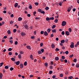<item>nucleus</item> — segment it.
Instances as JSON below:
<instances>
[{"label": "nucleus", "mask_w": 79, "mask_h": 79, "mask_svg": "<svg viewBox=\"0 0 79 79\" xmlns=\"http://www.w3.org/2000/svg\"><path fill=\"white\" fill-rule=\"evenodd\" d=\"M66 24V22L65 21H63L61 25L62 26H64Z\"/></svg>", "instance_id": "f257e3e1"}, {"label": "nucleus", "mask_w": 79, "mask_h": 79, "mask_svg": "<svg viewBox=\"0 0 79 79\" xmlns=\"http://www.w3.org/2000/svg\"><path fill=\"white\" fill-rule=\"evenodd\" d=\"M74 43L72 42L71 45H70V48H74Z\"/></svg>", "instance_id": "f03ea898"}, {"label": "nucleus", "mask_w": 79, "mask_h": 79, "mask_svg": "<svg viewBox=\"0 0 79 79\" xmlns=\"http://www.w3.org/2000/svg\"><path fill=\"white\" fill-rule=\"evenodd\" d=\"M23 26H24V27H25V28H26V29H27V30H28V29H29V27H28V26L26 25H24Z\"/></svg>", "instance_id": "7ed1b4c3"}, {"label": "nucleus", "mask_w": 79, "mask_h": 79, "mask_svg": "<svg viewBox=\"0 0 79 79\" xmlns=\"http://www.w3.org/2000/svg\"><path fill=\"white\" fill-rule=\"evenodd\" d=\"M65 34L67 35H69V32L68 31H66L65 32Z\"/></svg>", "instance_id": "20e7f679"}, {"label": "nucleus", "mask_w": 79, "mask_h": 79, "mask_svg": "<svg viewBox=\"0 0 79 79\" xmlns=\"http://www.w3.org/2000/svg\"><path fill=\"white\" fill-rule=\"evenodd\" d=\"M44 34L46 36H47V35H48V33L46 31H45L44 32Z\"/></svg>", "instance_id": "39448f33"}, {"label": "nucleus", "mask_w": 79, "mask_h": 79, "mask_svg": "<svg viewBox=\"0 0 79 79\" xmlns=\"http://www.w3.org/2000/svg\"><path fill=\"white\" fill-rule=\"evenodd\" d=\"M27 49H29V50H31V46H27Z\"/></svg>", "instance_id": "423d86ee"}, {"label": "nucleus", "mask_w": 79, "mask_h": 79, "mask_svg": "<svg viewBox=\"0 0 79 79\" xmlns=\"http://www.w3.org/2000/svg\"><path fill=\"white\" fill-rule=\"evenodd\" d=\"M19 63H20V62L19 61H17L16 62V65H19Z\"/></svg>", "instance_id": "0eeeda50"}, {"label": "nucleus", "mask_w": 79, "mask_h": 79, "mask_svg": "<svg viewBox=\"0 0 79 79\" xmlns=\"http://www.w3.org/2000/svg\"><path fill=\"white\" fill-rule=\"evenodd\" d=\"M55 45L54 44H52V45H51V47L52 48H55Z\"/></svg>", "instance_id": "6e6552de"}, {"label": "nucleus", "mask_w": 79, "mask_h": 79, "mask_svg": "<svg viewBox=\"0 0 79 79\" xmlns=\"http://www.w3.org/2000/svg\"><path fill=\"white\" fill-rule=\"evenodd\" d=\"M22 19H23V18L21 17H19L18 21H21Z\"/></svg>", "instance_id": "1a4fd4ad"}, {"label": "nucleus", "mask_w": 79, "mask_h": 79, "mask_svg": "<svg viewBox=\"0 0 79 79\" xmlns=\"http://www.w3.org/2000/svg\"><path fill=\"white\" fill-rule=\"evenodd\" d=\"M51 31V29L50 28H48V29L47 30V32H48V33H49V32H50Z\"/></svg>", "instance_id": "9d476101"}, {"label": "nucleus", "mask_w": 79, "mask_h": 79, "mask_svg": "<svg viewBox=\"0 0 79 79\" xmlns=\"http://www.w3.org/2000/svg\"><path fill=\"white\" fill-rule=\"evenodd\" d=\"M20 68H23V64H21L20 65Z\"/></svg>", "instance_id": "9b49d317"}, {"label": "nucleus", "mask_w": 79, "mask_h": 79, "mask_svg": "<svg viewBox=\"0 0 79 79\" xmlns=\"http://www.w3.org/2000/svg\"><path fill=\"white\" fill-rule=\"evenodd\" d=\"M64 42H65V41H64V40H61L60 42L62 44H64Z\"/></svg>", "instance_id": "f8f14e48"}, {"label": "nucleus", "mask_w": 79, "mask_h": 79, "mask_svg": "<svg viewBox=\"0 0 79 79\" xmlns=\"http://www.w3.org/2000/svg\"><path fill=\"white\" fill-rule=\"evenodd\" d=\"M18 57L19 58V59L21 58V55L19 54L18 56Z\"/></svg>", "instance_id": "ddd939ff"}, {"label": "nucleus", "mask_w": 79, "mask_h": 79, "mask_svg": "<svg viewBox=\"0 0 79 79\" xmlns=\"http://www.w3.org/2000/svg\"><path fill=\"white\" fill-rule=\"evenodd\" d=\"M58 19H56L54 20V22H55L56 23H58Z\"/></svg>", "instance_id": "4468645a"}, {"label": "nucleus", "mask_w": 79, "mask_h": 79, "mask_svg": "<svg viewBox=\"0 0 79 79\" xmlns=\"http://www.w3.org/2000/svg\"><path fill=\"white\" fill-rule=\"evenodd\" d=\"M18 3H16L15 4V8H16V7H17V6H18Z\"/></svg>", "instance_id": "2eb2a0df"}, {"label": "nucleus", "mask_w": 79, "mask_h": 79, "mask_svg": "<svg viewBox=\"0 0 79 79\" xmlns=\"http://www.w3.org/2000/svg\"><path fill=\"white\" fill-rule=\"evenodd\" d=\"M55 59L56 60V61H58V60H59V57H56L55 58Z\"/></svg>", "instance_id": "dca6fc26"}, {"label": "nucleus", "mask_w": 79, "mask_h": 79, "mask_svg": "<svg viewBox=\"0 0 79 79\" xmlns=\"http://www.w3.org/2000/svg\"><path fill=\"white\" fill-rule=\"evenodd\" d=\"M52 32H56V30L55 29H52Z\"/></svg>", "instance_id": "f3484780"}, {"label": "nucleus", "mask_w": 79, "mask_h": 79, "mask_svg": "<svg viewBox=\"0 0 79 79\" xmlns=\"http://www.w3.org/2000/svg\"><path fill=\"white\" fill-rule=\"evenodd\" d=\"M21 35L22 36H23V35H26L24 33H23V32H21Z\"/></svg>", "instance_id": "a211bd4d"}, {"label": "nucleus", "mask_w": 79, "mask_h": 79, "mask_svg": "<svg viewBox=\"0 0 79 79\" xmlns=\"http://www.w3.org/2000/svg\"><path fill=\"white\" fill-rule=\"evenodd\" d=\"M2 76H3V74L0 73V79H2Z\"/></svg>", "instance_id": "6ab92c4d"}, {"label": "nucleus", "mask_w": 79, "mask_h": 79, "mask_svg": "<svg viewBox=\"0 0 79 79\" xmlns=\"http://www.w3.org/2000/svg\"><path fill=\"white\" fill-rule=\"evenodd\" d=\"M44 66H46V67H47L48 66V63H46L44 64Z\"/></svg>", "instance_id": "aec40b11"}, {"label": "nucleus", "mask_w": 79, "mask_h": 79, "mask_svg": "<svg viewBox=\"0 0 79 79\" xmlns=\"http://www.w3.org/2000/svg\"><path fill=\"white\" fill-rule=\"evenodd\" d=\"M54 19V18L53 17H50L49 18L50 20H53Z\"/></svg>", "instance_id": "412c9836"}, {"label": "nucleus", "mask_w": 79, "mask_h": 79, "mask_svg": "<svg viewBox=\"0 0 79 79\" xmlns=\"http://www.w3.org/2000/svg\"><path fill=\"white\" fill-rule=\"evenodd\" d=\"M29 9H32V6L31 5H29Z\"/></svg>", "instance_id": "4be33fe9"}, {"label": "nucleus", "mask_w": 79, "mask_h": 79, "mask_svg": "<svg viewBox=\"0 0 79 79\" xmlns=\"http://www.w3.org/2000/svg\"><path fill=\"white\" fill-rule=\"evenodd\" d=\"M56 27V26L55 25H53L52 27V29H54L55 27Z\"/></svg>", "instance_id": "5701e85b"}, {"label": "nucleus", "mask_w": 79, "mask_h": 79, "mask_svg": "<svg viewBox=\"0 0 79 79\" xmlns=\"http://www.w3.org/2000/svg\"><path fill=\"white\" fill-rule=\"evenodd\" d=\"M11 60L13 61H15V59L14 58L12 57L11 58Z\"/></svg>", "instance_id": "b1692460"}, {"label": "nucleus", "mask_w": 79, "mask_h": 79, "mask_svg": "<svg viewBox=\"0 0 79 79\" xmlns=\"http://www.w3.org/2000/svg\"><path fill=\"white\" fill-rule=\"evenodd\" d=\"M46 21H50V18L48 17H47L46 18Z\"/></svg>", "instance_id": "393cba45"}, {"label": "nucleus", "mask_w": 79, "mask_h": 79, "mask_svg": "<svg viewBox=\"0 0 79 79\" xmlns=\"http://www.w3.org/2000/svg\"><path fill=\"white\" fill-rule=\"evenodd\" d=\"M76 68H79V64H77L76 65Z\"/></svg>", "instance_id": "a878e982"}, {"label": "nucleus", "mask_w": 79, "mask_h": 79, "mask_svg": "<svg viewBox=\"0 0 79 79\" xmlns=\"http://www.w3.org/2000/svg\"><path fill=\"white\" fill-rule=\"evenodd\" d=\"M60 77H62L63 76V74L62 73H61L60 74Z\"/></svg>", "instance_id": "bb28decb"}, {"label": "nucleus", "mask_w": 79, "mask_h": 79, "mask_svg": "<svg viewBox=\"0 0 79 79\" xmlns=\"http://www.w3.org/2000/svg\"><path fill=\"white\" fill-rule=\"evenodd\" d=\"M24 66H26L27 65V61H25L24 64Z\"/></svg>", "instance_id": "cd10ccee"}, {"label": "nucleus", "mask_w": 79, "mask_h": 79, "mask_svg": "<svg viewBox=\"0 0 79 79\" xmlns=\"http://www.w3.org/2000/svg\"><path fill=\"white\" fill-rule=\"evenodd\" d=\"M38 54H41V53H42V52H41V51H38Z\"/></svg>", "instance_id": "c85d7f7f"}, {"label": "nucleus", "mask_w": 79, "mask_h": 79, "mask_svg": "<svg viewBox=\"0 0 79 79\" xmlns=\"http://www.w3.org/2000/svg\"><path fill=\"white\" fill-rule=\"evenodd\" d=\"M72 8H73V6H70V7H69V11H71V9H72Z\"/></svg>", "instance_id": "c756f323"}, {"label": "nucleus", "mask_w": 79, "mask_h": 79, "mask_svg": "<svg viewBox=\"0 0 79 79\" xmlns=\"http://www.w3.org/2000/svg\"><path fill=\"white\" fill-rule=\"evenodd\" d=\"M45 9L46 10H49V7H46L45 8Z\"/></svg>", "instance_id": "7c9ffc66"}, {"label": "nucleus", "mask_w": 79, "mask_h": 79, "mask_svg": "<svg viewBox=\"0 0 79 79\" xmlns=\"http://www.w3.org/2000/svg\"><path fill=\"white\" fill-rule=\"evenodd\" d=\"M3 64V62H2L0 64V67L2 66V65Z\"/></svg>", "instance_id": "2f4dec72"}, {"label": "nucleus", "mask_w": 79, "mask_h": 79, "mask_svg": "<svg viewBox=\"0 0 79 79\" xmlns=\"http://www.w3.org/2000/svg\"><path fill=\"white\" fill-rule=\"evenodd\" d=\"M11 50H12V48H9L8 49V51H9V52H10L11 51Z\"/></svg>", "instance_id": "473e14b6"}, {"label": "nucleus", "mask_w": 79, "mask_h": 79, "mask_svg": "<svg viewBox=\"0 0 79 79\" xmlns=\"http://www.w3.org/2000/svg\"><path fill=\"white\" fill-rule=\"evenodd\" d=\"M7 33L8 34H11V31H10V30H8V31H7Z\"/></svg>", "instance_id": "72a5a7b5"}, {"label": "nucleus", "mask_w": 79, "mask_h": 79, "mask_svg": "<svg viewBox=\"0 0 79 79\" xmlns=\"http://www.w3.org/2000/svg\"><path fill=\"white\" fill-rule=\"evenodd\" d=\"M53 73V71H50L49 72V73L50 74H52Z\"/></svg>", "instance_id": "f704fd0d"}, {"label": "nucleus", "mask_w": 79, "mask_h": 79, "mask_svg": "<svg viewBox=\"0 0 79 79\" xmlns=\"http://www.w3.org/2000/svg\"><path fill=\"white\" fill-rule=\"evenodd\" d=\"M15 45H18V41H15Z\"/></svg>", "instance_id": "c9c22d12"}, {"label": "nucleus", "mask_w": 79, "mask_h": 79, "mask_svg": "<svg viewBox=\"0 0 79 79\" xmlns=\"http://www.w3.org/2000/svg\"><path fill=\"white\" fill-rule=\"evenodd\" d=\"M35 5H36V6L39 5V3L38 2H35Z\"/></svg>", "instance_id": "e433bc0d"}, {"label": "nucleus", "mask_w": 79, "mask_h": 79, "mask_svg": "<svg viewBox=\"0 0 79 79\" xmlns=\"http://www.w3.org/2000/svg\"><path fill=\"white\" fill-rule=\"evenodd\" d=\"M43 45H44V43H41L40 44V47H42L43 46Z\"/></svg>", "instance_id": "4c0bfd02"}, {"label": "nucleus", "mask_w": 79, "mask_h": 79, "mask_svg": "<svg viewBox=\"0 0 79 79\" xmlns=\"http://www.w3.org/2000/svg\"><path fill=\"white\" fill-rule=\"evenodd\" d=\"M13 69H14V68H13V67H11L10 69V71H13Z\"/></svg>", "instance_id": "58836bf2"}, {"label": "nucleus", "mask_w": 79, "mask_h": 79, "mask_svg": "<svg viewBox=\"0 0 79 79\" xmlns=\"http://www.w3.org/2000/svg\"><path fill=\"white\" fill-rule=\"evenodd\" d=\"M9 55L10 56H11V55H12V52H9Z\"/></svg>", "instance_id": "ea45409f"}, {"label": "nucleus", "mask_w": 79, "mask_h": 79, "mask_svg": "<svg viewBox=\"0 0 79 79\" xmlns=\"http://www.w3.org/2000/svg\"><path fill=\"white\" fill-rule=\"evenodd\" d=\"M16 29H14L13 30V32H14V33H15V32H16Z\"/></svg>", "instance_id": "a19ab883"}, {"label": "nucleus", "mask_w": 79, "mask_h": 79, "mask_svg": "<svg viewBox=\"0 0 79 79\" xmlns=\"http://www.w3.org/2000/svg\"><path fill=\"white\" fill-rule=\"evenodd\" d=\"M61 58L63 59L64 60V59H65V57L64 56H62L61 57Z\"/></svg>", "instance_id": "79ce46f5"}, {"label": "nucleus", "mask_w": 79, "mask_h": 79, "mask_svg": "<svg viewBox=\"0 0 79 79\" xmlns=\"http://www.w3.org/2000/svg\"><path fill=\"white\" fill-rule=\"evenodd\" d=\"M40 13H43V15H45V12L44 11H41Z\"/></svg>", "instance_id": "37998d69"}, {"label": "nucleus", "mask_w": 79, "mask_h": 79, "mask_svg": "<svg viewBox=\"0 0 79 79\" xmlns=\"http://www.w3.org/2000/svg\"><path fill=\"white\" fill-rule=\"evenodd\" d=\"M30 58H31V59H32V60H34V59H33V58H32V55H30Z\"/></svg>", "instance_id": "c03bdc74"}, {"label": "nucleus", "mask_w": 79, "mask_h": 79, "mask_svg": "<svg viewBox=\"0 0 79 79\" xmlns=\"http://www.w3.org/2000/svg\"><path fill=\"white\" fill-rule=\"evenodd\" d=\"M73 61L74 62H76V61H77V59H75L73 60Z\"/></svg>", "instance_id": "a18cd8bd"}, {"label": "nucleus", "mask_w": 79, "mask_h": 79, "mask_svg": "<svg viewBox=\"0 0 79 79\" xmlns=\"http://www.w3.org/2000/svg\"><path fill=\"white\" fill-rule=\"evenodd\" d=\"M65 53H66V55H68V53H69V52H68V51H66L65 52Z\"/></svg>", "instance_id": "49530a36"}, {"label": "nucleus", "mask_w": 79, "mask_h": 79, "mask_svg": "<svg viewBox=\"0 0 79 79\" xmlns=\"http://www.w3.org/2000/svg\"><path fill=\"white\" fill-rule=\"evenodd\" d=\"M61 34H62V35H64V31H62L61 32Z\"/></svg>", "instance_id": "de8ad7c7"}, {"label": "nucleus", "mask_w": 79, "mask_h": 79, "mask_svg": "<svg viewBox=\"0 0 79 79\" xmlns=\"http://www.w3.org/2000/svg\"><path fill=\"white\" fill-rule=\"evenodd\" d=\"M41 52H42H42H44V49L42 48L41 49Z\"/></svg>", "instance_id": "09e8293b"}, {"label": "nucleus", "mask_w": 79, "mask_h": 79, "mask_svg": "<svg viewBox=\"0 0 79 79\" xmlns=\"http://www.w3.org/2000/svg\"><path fill=\"white\" fill-rule=\"evenodd\" d=\"M59 50H60V49H59L58 48H56V49H55L56 51H59Z\"/></svg>", "instance_id": "8fccbe9b"}, {"label": "nucleus", "mask_w": 79, "mask_h": 79, "mask_svg": "<svg viewBox=\"0 0 79 79\" xmlns=\"http://www.w3.org/2000/svg\"><path fill=\"white\" fill-rule=\"evenodd\" d=\"M44 31H41L40 32L41 34H44Z\"/></svg>", "instance_id": "3c124183"}, {"label": "nucleus", "mask_w": 79, "mask_h": 79, "mask_svg": "<svg viewBox=\"0 0 79 79\" xmlns=\"http://www.w3.org/2000/svg\"><path fill=\"white\" fill-rule=\"evenodd\" d=\"M5 69H8V66H6L5 67Z\"/></svg>", "instance_id": "603ef678"}, {"label": "nucleus", "mask_w": 79, "mask_h": 79, "mask_svg": "<svg viewBox=\"0 0 79 79\" xmlns=\"http://www.w3.org/2000/svg\"><path fill=\"white\" fill-rule=\"evenodd\" d=\"M73 56L74 55L73 54H72V55H70L69 57L70 58H72V57H73Z\"/></svg>", "instance_id": "864d4df0"}, {"label": "nucleus", "mask_w": 79, "mask_h": 79, "mask_svg": "<svg viewBox=\"0 0 79 79\" xmlns=\"http://www.w3.org/2000/svg\"><path fill=\"white\" fill-rule=\"evenodd\" d=\"M20 53L21 54H24V52L22 51H20Z\"/></svg>", "instance_id": "5fc2aeb1"}, {"label": "nucleus", "mask_w": 79, "mask_h": 79, "mask_svg": "<svg viewBox=\"0 0 79 79\" xmlns=\"http://www.w3.org/2000/svg\"><path fill=\"white\" fill-rule=\"evenodd\" d=\"M55 77H56V75H53L52 76V78L53 79H55Z\"/></svg>", "instance_id": "6e6d98bb"}, {"label": "nucleus", "mask_w": 79, "mask_h": 79, "mask_svg": "<svg viewBox=\"0 0 79 79\" xmlns=\"http://www.w3.org/2000/svg\"><path fill=\"white\" fill-rule=\"evenodd\" d=\"M35 19H40V18L39 17H36Z\"/></svg>", "instance_id": "4d7b16f0"}, {"label": "nucleus", "mask_w": 79, "mask_h": 79, "mask_svg": "<svg viewBox=\"0 0 79 79\" xmlns=\"http://www.w3.org/2000/svg\"><path fill=\"white\" fill-rule=\"evenodd\" d=\"M10 42V44H13V40H11L9 41Z\"/></svg>", "instance_id": "13d9d810"}, {"label": "nucleus", "mask_w": 79, "mask_h": 79, "mask_svg": "<svg viewBox=\"0 0 79 79\" xmlns=\"http://www.w3.org/2000/svg\"><path fill=\"white\" fill-rule=\"evenodd\" d=\"M13 16H14V15H13V14H11V15H10V17L11 18H13Z\"/></svg>", "instance_id": "bf43d9fd"}, {"label": "nucleus", "mask_w": 79, "mask_h": 79, "mask_svg": "<svg viewBox=\"0 0 79 79\" xmlns=\"http://www.w3.org/2000/svg\"><path fill=\"white\" fill-rule=\"evenodd\" d=\"M38 11L39 12H40V13H41V11H42V10L41 9H39L38 10Z\"/></svg>", "instance_id": "052dcab7"}, {"label": "nucleus", "mask_w": 79, "mask_h": 79, "mask_svg": "<svg viewBox=\"0 0 79 79\" xmlns=\"http://www.w3.org/2000/svg\"><path fill=\"white\" fill-rule=\"evenodd\" d=\"M27 23V21H25V22H24L23 23L25 24H26V23Z\"/></svg>", "instance_id": "680f3d73"}, {"label": "nucleus", "mask_w": 79, "mask_h": 79, "mask_svg": "<svg viewBox=\"0 0 79 79\" xmlns=\"http://www.w3.org/2000/svg\"><path fill=\"white\" fill-rule=\"evenodd\" d=\"M18 55V53H17V52L15 53V56H17V55Z\"/></svg>", "instance_id": "e2e57ef3"}, {"label": "nucleus", "mask_w": 79, "mask_h": 79, "mask_svg": "<svg viewBox=\"0 0 79 79\" xmlns=\"http://www.w3.org/2000/svg\"><path fill=\"white\" fill-rule=\"evenodd\" d=\"M76 8H74L73 9V11L74 12L75 11H76Z\"/></svg>", "instance_id": "0e129e2a"}, {"label": "nucleus", "mask_w": 79, "mask_h": 79, "mask_svg": "<svg viewBox=\"0 0 79 79\" xmlns=\"http://www.w3.org/2000/svg\"><path fill=\"white\" fill-rule=\"evenodd\" d=\"M27 16L28 17H30L31 16V15L29 14H28L27 15Z\"/></svg>", "instance_id": "69168bd1"}, {"label": "nucleus", "mask_w": 79, "mask_h": 79, "mask_svg": "<svg viewBox=\"0 0 79 79\" xmlns=\"http://www.w3.org/2000/svg\"><path fill=\"white\" fill-rule=\"evenodd\" d=\"M73 77L72 76H71L69 77V79H72Z\"/></svg>", "instance_id": "338daca9"}, {"label": "nucleus", "mask_w": 79, "mask_h": 79, "mask_svg": "<svg viewBox=\"0 0 79 79\" xmlns=\"http://www.w3.org/2000/svg\"><path fill=\"white\" fill-rule=\"evenodd\" d=\"M52 53H50V54H49V56H52Z\"/></svg>", "instance_id": "774afa93"}]
</instances>
